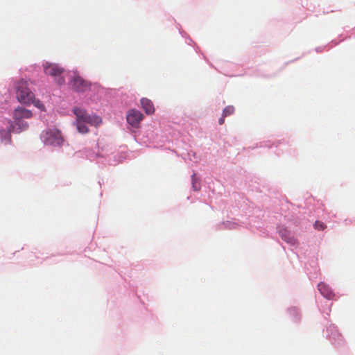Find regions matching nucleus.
<instances>
[{
  "mask_svg": "<svg viewBox=\"0 0 355 355\" xmlns=\"http://www.w3.org/2000/svg\"><path fill=\"white\" fill-rule=\"evenodd\" d=\"M33 114L31 110L22 107H17L13 112V123L10 125L11 130L17 133L25 131L28 128V123L25 121L31 119Z\"/></svg>",
  "mask_w": 355,
  "mask_h": 355,
  "instance_id": "obj_1",
  "label": "nucleus"
},
{
  "mask_svg": "<svg viewBox=\"0 0 355 355\" xmlns=\"http://www.w3.org/2000/svg\"><path fill=\"white\" fill-rule=\"evenodd\" d=\"M41 139L45 145L51 146H61L64 143L62 133L58 129L44 130L41 135Z\"/></svg>",
  "mask_w": 355,
  "mask_h": 355,
  "instance_id": "obj_2",
  "label": "nucleus"
},
{
  "mask_svg": "<svg viewBox=\"0 0 355 355\" xmlns=\"http://www.w3.org/2000/svg\"><path fill=\"white\" fill-rule=\"evenodd\" d=\"M73 112L76 116V122H85L95 126L102 123L101 117L96 115H89L82 108L74 107Z\"/></svg>",
  "mask_w": 355,
  "mask_h": 355,
  "instance_id": "obj_3",
  "label": "nucleus"
},
{
  "mask_svg": "<svg viewBox=\"0 0 355 355\" xmlns=\"http://www.w3.org/2000/svg\"><path fill=\"white\" fill-rule=\"evenodd\" d=\"M16 94L18 101L24 104H31L34 97L33 93L27 87V82L24 80L17 83Z\"/></svg>",
  "mask_w": 355,
  "mask_h": 355,
  "instance_id": "obj_4",
  "label": "nucleus"
},
{
  "mask_svg": "<svg viewBox=\"0 0 355 355\" xmlns=\"http://www.w3.org/2000/svg\"><path fill=\"white\" fill-rule=\"evenodd\" d=\"M44 73L46 75L51 76L55 77V78L58 77V83L59 85L64 84L65 82V80L64 77L61 76V75L64 72V69L61 67H60L57 64L54 63H46L44 66Z\"/></svg>",
  "mask_w": 355,
  "mask_h": 355,
  "instance_id": "obj_5",
  "label": "nucleus"
},
{
  "mask_svg": "<svg viewBox=\"0 0 355 355\" xmlns=\"http://www.w3.org/2000/svg\"><path fill=\"white\" fill-rule=\"evenodd\" d=\"M69 85L73 90L80 92H84L90 87V84L87 81L76 74L73 76Z\"/></svg>",
  "mask_w": 355,
  "mask_h": 355,
  "instance_id": "obj_6",
  "label": "nucleus"
},
{
  "mask_svg": "<svg viewBox=\"0 0 355 355\" xmlns=\"http://www.w3.org/2000/svg\"><path fill=\"white\" fill-rule=\"evenodd\" d=\"M127 121L133 127H137L143 119L144 116L139 111L132 109L128 112L127 115Z\"/></svg>",
  "mask_w": 355,
  "mask_h": 355,
  "instance_id": "obj_7",
  "label": "nucleus"
},
{
  "mask_svg": "<svg viewBox=\"0 0 355 355\" xmlns=\"http://www.w3.org/2000/svg\"><path fill=\"white\" fill-rule=\"evenodd\" d=\"M141 105L147 114H152L155 112V107L153 102L146 98L141 99Z\"/></svg>",
  "mask_w": 355,
  "mask_h": 355,
  "instance_id": "obj_8",
  "label": "nucleus"
},
{
  "mask_svg": "<svg viewBox=\"0 0 355 355\" xmlns=\"http://www.w3.org/2000/svg\"><path fill=\"white\" fill-rule=\"evenodd\" d=\"M318 288L319 291L320 292V293L324 297H326L327 299H331L333 297L334 293H333L331 289L329 287V286H327L324 283H322V282L320 283L318 285Z\"/></svg>",
  "mask_w": 355,
  "mask_h": 355,
  "instance_id": "obj_9",
  "label": "nucleus"
},
{
  "mask_svg": "<svg viewBox=\"0 0 355 355\" xmlns=\"http://www.w3.org/2000/svg\"><path fill=\"white\" fill-rule=\"evenodd\" d=\"M85 122H76V127L79 132L85 134L88 132L89 129Z\"/></svg>",
  "mask_w": 355,
  "mask_h": 355,
  "instance_id": "obj_10",
  "label": "nucleus"
},
{
  "mask_svg": "<svg viewBox=\"0 0 355 355\" xmlns=\"http://www.w3.org/2000/svg\"><path fill=\"white\" fill-rule=\"evenodd\" d=\"M234 112V107L232 105H228L225 107L223 112V117L232 115Z\"/></svg>",
  "mask_w": 355,
  "mask_h": 355,
  "instance_id": "obj_11",
  "label": "nucleus"
},
{
  "mask_svg": "<svg viewBox=\"0 0 355 355\" xmlns=\"http://www.w3.org/2000/svg\"><path fill=\"white\" fill-rule=\"evenodd\" d=\"M192 187L195 191H199L200 189V184L195 176V174L192 175Z\"/></svg>",
  "mask_w": 355,
  "mask_h": 355,
  "instance_id": "obj_12",
  "label": "nucleus"
},
{
  "mask_svg": "<svg viewBox=\"0 0 355 355\" xmlns=\"http://www.w3.org/2000/svg\"><path fill=\"white\" fill-rule=\"evenodd\" d=\"M33 103L35 107H38L41 110H44V105L41 103L40 100H36L33 98V101L31 103V104Z\"/></svg>",
  "mask_w": 355,
  "mask_h": 355,
  "instance_id": "obj_13",
  "label": "nucleus"
},
{
  "mask_svg": "<svg viewBox=\"0 0 355 355\" xmlns=\"http://www.w3.org/2000/svg\"><path fill=\"white\" fill-rule=\"evenodd\" d=\"M314 227L318 230H323L326 228V225L320 221H316L314 224Z\"/></svg>",
  "mask_w": 355,
  "mask_h": 355,
  "instance_id": "obj_14",
  "label": "nucleus"
},
{
  "mask_svg": "<svg viewBox=\"0 0 355 355\" xmlns=\"http://www.w3.org/2000/svg\"><path fill=\"white\" fill-rule=\"evenodd\" d=\"M284 232H286V230H281L279 232L281 237L288 243H293V239L291 237H288L286 234H284Z\"/></svg>",
  "mask_w": 355,
  "mask_h": 355,
  "instance_id": "obj_15",
  "label": "nucleus"
},
{
  "mask_svg": "<svg viewBox=\"0 0 355 355\" xmlns=\"http://www.w3.org/2000/svg\"><path fill=\"white\" fill-rule=\"evenodd\" d=\"M225 117H223V114H222V116L218 120V123L220 125H223L225 123Z\"/></svg>",
  "mask_w": 355,
  "mask_h": 355,
  "instance_id": "obj_16",
  "label": "nucleus"
},
{
  "mask_svg": "<svg viewBox=\"0 0 355 355\" xmlns=\"http://www.w3.org/2000/svg\"><path fill=\"white\" fill-rule=\"evenodd\" d=\"M9 136H8V138H9V140H10V133H7Z\"/></svg>",
  "mask_w": 355,
  "mask_h": 355,
  "instance_id": "obj_17",
  "label": "nucleus"
}]
</instances>
